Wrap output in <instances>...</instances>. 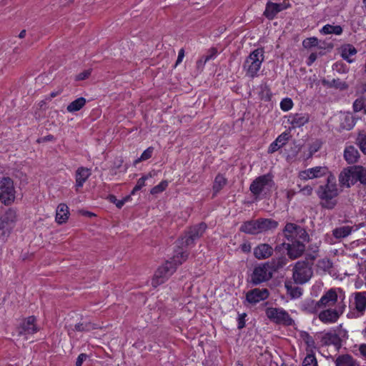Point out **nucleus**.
Segmentation results:
<instances>
[{
	"label": "nucleus",
	"mask_w": 366,
	"mask_h": 366,
	"mask_svg": "<svg viewBox=\"0 0 366 366\" xmlns=\"http://www.w3.org/2000/svg\"><path fill=\"white\" fill-rule=\"evenodd\" d=\"M278 227V222L272 219L259 218L243 222L239 230L245 234L256 235L274 229Z\"/></svg>",
	"instance_id": "1"
},
{
	"label": "nucleus",
	"mask_w": 366,
	"mask_h": 366,
	"mask_svg": "<svg viewBox=\"0 0 366 366\" xmlns=\"http://www.w3.org/2000/svg\"><path fill=\"white\" fill-rule=\"evenodd\" d=\"M264 51L263 48H257L252 51L243 63V70L246 76L254 79L258 76V72L264 60Z\"/></svg>",
	"instance_id": "2"
},
{
	"label": "nucleus",
	"mask_w": 366,
	"mask_h": 366,
	"mask_svg": "<svg viewBox=\"0 0 366 366\" xmlns=\"http://www.w3.org/2000/svg\"><path fill=\"white\" fill-rule=\"evenodd\" d=\"M274 185L273 176L268 173L254 179L250 184L249 191L254 199H260L261 196H264L270 192Z\"/></svg>",
	"instance_id": "3"
},
{
	"label": "nucleus",
	"mask_w": 366,
	"mask_h": 366,
	"mask_svg": "<svg viewBox=\"0 0 366 366\" xmlns=\"http://www.w3.org/2000/svg\"><path fill=\"white\" fill-rule=\"evenodd\" d=\"M317 194L320 199V204L323 209H333L337 204L338 188L320 185L317 190Z\"/></svg>",
	"instance_id": "4"
},
{
	"label": "nucleus",
	"mask_w": 366,
	"mask_h": 366,
	"mask_svg": "<svg viewBox=\"0 0 366 366\" xmlns=\"http://www.w3.org/2000/svg\"><path fill=\"white\" fill-rule=\"evenodd\" d=\"M292 277L295 283L303 285L307 282L313 274L311 263L305 261H298L292 269Z\"/></svg>",
	"instance_id": "5"
},
{
	"label": "nucleus",
	"mask_w": 366,
	"mask_h": 366,
	"mask_svg": "<svg viewBox=\"0 0 366 366\" xmlns=\"http://www.w3.org/2000/svg\"><path fill=\"white\" fill-rule=\"evenodd\" d=\"M354 297L353 307L350 306V311L347 317L349 319H357L364 315L366 310V292H356L352 294Z\"/></svg>",
	"instance_id": "6"
},
{
	"label": "nucleus",
	"mask_w": 366,
	"mask_h": 366,
	"mask_svg": "<svg viewBox=\"0 0 366 366\" xmlns=\"http://www.w3.org/2000/svg\"><path fill=\"white\" fill-rule=\"evenodd\" d=\"M266 262L259 264L254 267L252 273L250 274L249 283L252 285H258L270 280L273 274Z\"/></svg>",
	"instance_id": "7"
},
{
	"label": "nucleus",
	"mask_w": 366,
	"mask_h": 366,
	"mask_svg": "<svg viewBox=\"0 0 366 366\" xmlns=\"http://www.w3.org/2000/svg\"><path fill=\"white\" fill-rule=\"evenodd\" d=\"M15 199L14 182L10 177H3L0 182V201L5 205H11Z\"/></svg>",
	"instance_id": "8"
},
{
	"label": "nucleus",
	"mask_w": 366,
	"mask_h": 366,
	"mask_svg": "<svg viewBox=\"0 0 366 366\" xmlns=\"http://www.w3.org/2000/svg\"><path fill=\"white\" fill-rule=\"evenodd\" d=\"M267 317L273 322L280 325L290 326L294 320L289 313L282 308L268 307L265 311Z\"/></svg>",
	"instance_id": "9"
},
{
	"label": "nucleus",
	"mask_w": 366,
	"mask_h": 366,
	"mask_svg": "<svg viewBox=\"0 0 366 366\" xmlns=\"http://www.w3.org/2000/svg\"><path fill=\"white\" fill-rule=\"evenodd\" d=\"M206 229L207 224L204 222L190 227L182 239L179 240V244L185 247L193 244L195 240L199 239L203 235Z\"/></svg>",
	"instance_id": "10"
},
{
	"label": "nucleus",
	"mask_w": 366,
	"mask_h": 366,
	"mask_svg": "<svg viewBox=\"0 0 366 366\" xmlns=\"http://www.w3.org/2000/svg\"><path fill=\"white\" fill-rule=\"evenodd\" d=\"M176 271V267L173 265L172 262H166V263L159 267L156 271L152 284L154 287H157L164 282V281L170 277Z\"/></svg>",
	"instance_id": "11"
},
{
	"label": "nucleus",
	"mask_w": 366,
	"mask_h": 366,
	"mask_svg": "<svg viewBox=\"0 0 366 366\" xmlns=\"http://www.w3.org/2000/svg\"><path fill=\"white\" fill-rule=\"evenodd\" d=\"M291 6L289 0H284L281 3H273L270 1H267L263 15L269 20H272L277 14Z\"/></svg>",
	"instance_id": "12"
},
{
	"label": "nucleus",
	"mask_w": 366,
	"mask_h": 366,
	"mask_svg": "<svg viewBox=\"0 0 366 366\" xmlns=\"http://www.w3.org/2000/svg\"><path fill=\"white\" fill-rule=\"evenodd\" d=\"M291 243H282L287 250V255L292 259H297L302 256L305 250V245L300 240L293 239Z\"/></svg>",
	"instance_id": "13"
},
{
	"label": "nucleus",
	"mask_w": 366,
	"mask_h": 366,
	"mask_svg": "<svg viewBox=\"0 0 366 366\" xmlns=\"http://www.w3.org/2000/svg\"><path fill=\"white\" fill-rule=\"evenodd\" d=\"M329 172L327 167H315L299 173V177L303 180L319 178L326 175Z\"/></svg>",
	"instance_id": "14"
},
{
	"label": "nucleus",
	"mask_w": 366,
	"mask_h": 366,
	"mask_svg": "<svg viewBox=\"0 0 366 366\" xmlns=\"http://www.w3.org/2000/svg\"><path fill=\"white\" fill-rule=\"evenodd\" d=\"M269 292L267 289L255 288L247 292L246 300L251 304H256L268 298Z\"/></svg>",
	"instance_id": "15"
},
{
	"label": "nucleus",
	"mask_w": 366,
	"mask_h": 366,
	"mask_svg": "<svg viewBox=\"0 0 366 366\" xmlns=\"http://www.w3.org/2000/svg\"><path fill=\"white\" fill-rule=\"evenodd\" d=\"M16 221V211L12 209H9L0 218V229H11L14 226Z\"/></svg>",
	"instance_id": "16"
},
{
	"label": "nucleus",
	"mask_w": 366,
	"mask_h": 366,
	"mask_svg": "<svg viewBox=\"0 0 366 366\" xmlns=\"http://www.w3.org/2000/svg\"><path fill=\"white\" fill-rule=\"evenodd\" d=\"M321 342L323 345H334L337 352L340 350L342 345L340 335H337L335 332H330L325 333L322 337Z\"/></svg>",
	"instance_id": "17"
},
{
	"label": "nucleus",
	"mask_w": 366,
	"mask_h": 366,
	"mask_svg": "<svg viewBox=\"0 0 366 366\" xmlns=\"http://www.w3.org/2000/svg\"><path fill=\"white\" fill-rule=\"evenodd\" d=\"M338 300V295L335 289H330L326 292L320 299L319 305L322 307L335 305Z\"/></svg>",
	"instance_id": "18"
},
{
	"label": "nucleus",
	"mask_w": 366,
	"mask_h": 366,
	"mask_svg": "<svg viewBox=\"0 0 366 366\" xmlns=\"http://www.w3.org/2000/svg\"><path fill=\"white\" fill-rule=\"evenodd\" d=\"M273 251V248L269 244H259L254 249V256L257 259H265L272 255Z\"/></svg>",
	"instance_id": "19"
},
{
	"label": "nucleus",
	"mask_w": 366,
	"mask_h": 366,
	"mask_svg": "<svg viewBox=\"0 0 366 366\" xmlns=\"http://www.w3.org/2000/svg\"><path fill=\"white\" fill-rule=\"evenodd\" d=\"M92 173L89 169L84 167H79L75 172L76 190L81 188L86 181L91 176Z\"/></svg>",
	"instance_id": "20"
},
{
	"label": "nucleus",
	"mask_w": 366,
	"mask_h": 366,
	"mask_svg": "<svg viewBox=\"0 0 366 366\" xmlns=\"http://www.w3.org/2000/svg\"><path fill=\"white\" fill-rule=\"evenodd\" d=\"M319 320L325 324H332L336 322L339 316L335 309H326L321 311L318 315Z\"/></svg>",
	"instance_id": "21"
},
{
	"label": "nucleus",
	"mask_w": 366,
	"mask_h": 366,
	"mask_svg": "<svg viewBox=\"0 0 366 366\" xmlns=\"http://www.w3.org/2000/svg\"><path fill=\"white\" fill-rule=\"evenodd\" d=\"M310 120V115L307 113H297L290 114L288 122L293 128L300 127L306 124Z\"/></svg>",
	"instance_id": "22"
},
{
	"label": "nucleus",
	"mask_w": 366,
	"mask_h": 366,
	"mask_svg": "<svg viewBox=\"0 0 366 366\" xmlns=\"http://www.w3.org/2000/svg\"><path fill=\"white\" fill-rule=\"evenodd\" d=\"M320 308L321 307L319 305V301L312 299H306L300 305L301 311L310 315L317 314Z\"/></svg>",
	"instance_id": "23"
},
{
	"label": "nucleus",
	"mask_w": 366,
	"mask_h": 366,
	"mask_svg": "<svg viewBox=\"0 0 366 366\" xmlns=\"http://www.w3.org/2000/svg\"><path fill=\"white\" fill-rule=\"evenodd\" d=\"M289 139V134L283 132L278 137L270 144L267 152L269 154H273L280 149L281 147L285 146Z\"/></svg>",
	"instance_id": "24"
},
{
	"label": "nucleus",
	"mask_w": 366,
	"mask_h": 366,
	"mask_svg": "<svg viewBox=\"0 0 366 366\" xmlns=\"http://www.w3.org/2000/svg\"><path fill=\"white\" fill-rule=\"evenodd\" d=\"M344 158L347 164H355L360 159L359 152L354 146L346 147L344 150Z\"/></svg>",
	"instance_id": "25"
},
{
	"label": "nucleus",
	"mask_w": 366,
	"mask_h": 366,
	"mask_svg": "<svg viewBox=\"0 0 366 366\" xmlns=\"http://www.w3.org/2000/svg\"><path fill=\"white\" fill-rule=\"evenodd\" d=\"M36 317L34 316H29L27 317L21 325V331L20 334H34L38 331V328L35 325Z\"/></svg>",
	"instance_id": "26"
},
{
	"label": "nucleus",
	"mask_w": 366,
	"mask_h": 366,
	"mask_svg": "<svg viewBox=\"0 0 366 366\" xmlns=\"http://www.w3.org/2000/svg\"><path fill=\"white\" fill-rule=\"evenodd\" d=\"M268 264L272 274L283 268L287 264V259L285 256H280L266 262Z\"/></svg>",
	"instance_id": "27"
},
{
	"label": "nucleus",
	"mask_w": 366,
	"mask_h": 366,
	"mask_svg": "<svg viewBox=\"0 0 366 366\" xmlns=\"http://www.w3.org/2000/svg\"><path fill=\"white\" fill-rule=\"evenodd\" d=\"M69 207L66 204H59L56 208V221L58 224H62L66 222L69 218Z\"/></svg>",
	"instance_id": "28"
},
{
	"label": "nucleus",
	"mask_w": 366,
	"mask_h": 366,
	"mask_svg": "<svg viewBox=\"0 0 366 366\" xmlns=\"http://www.w3.org/2000/svg\"><path fill=\"white\" fill-rule=\"evenodd\" d=\"M285 287L287 294L290 295L292 299L299 298L302 295V289L298 286L294 285L293 282L290 280L285 281Z\"/></svg>",
	"instance_id": "29"
},
{
	"label": "nucleus",
	"mask_w": 366,
	"mask_h": 366,
	"mask_svg": "<svg viewBox=\"0 0 366 366\" xmlns=\"http://www.w3.org/2000/svg\"><path fill=\"white\" fill-rule=\"evenodd\" d=\"M357 51L355 47L350 44H345L341 47V56L343 59L346 60L349 63H352L354 59L351 57L357 54Z\"/></svg>",
	"instance_id": "30"
},
{
	"label": "nucleus",
	"mask_w": 366,
	"mask_h": 366,
	"mask_svg": "<svg viewBox=\"0 0 366 366\" xmlns=\"http://www.w3.org/2000/svg\"><path fill=\"white\" fill-rule=\"evenodd\" d=\"M353 166L345 168L339 175V183L342 187H350V177L353 179Z\"/></svg>",
	"instance_id": "31"
},
{
	"label": "nucleus",
	"mask_w": 366,
	"mask_h": 366,
	"mask_svg": "<svg viewBox=\"0 0 366 366\" xmlns=\"http://www.w3.org/2000/svg\"><path fill=\"white\" fill-rule=\"evenodd\" d=\"M335 363V366H357L356 360L349 354L339 355Z\"/></svg>",
	"instance_id": "32"
},
{
	"label": "nucleus",
	"mask_w": 366,
	"mask_h": 366,
	"mask_svg": "<svg viewBox=\"0 0 366 366\" xmlns=\"http://www.w3.org/2000/svg\"><path fill=\"white\" fill-rule=\"evenodd\" d=\"M353 179L366 186V169L360 165L353 166Z\"/></svg>",
	"instance_id": "33"
},
{
	"label": "nucleus",
	"mask_w": 366,
	"mask_h": 366,
	"mask_svg": "<svg viewBox=\"0 0 366 366\" xmlns=\"http://www.w3.org/2000/svg\"><path fill=\"white\" fill-rule=\"evenodd\" d=\"M355 118L350 113L345 114L340 120V127L343 130H351L355 125Z\"/></svg>",
	"instance_id": "34"
},
{
	"label": "nucleus",
	"mask_w": 366,
	"mask_h": 366,
	"mask_svg": "<svg viewBox=\"0 0 366 366\" xmlns=\"http://www.w3.org/2000/svg\"><path fill=\"white\" fill-rule=\"evenodd\" d=\"M322 83L328 88H335L340 90H345L348 87L347 84L340 79H334L332 81L323 79Z\"/></svg>",
	"instance_id": "35"
},
{
	"label": "nucleus",
	"mask_w": 366,
	"mask_h": 366,
	"mask_svg": "<svg viewBox=\"0 0 366 366\" xmlns=\"http://www.w3.org/2000/svg\"><path fill=\"white\" fill-rule=\"evenodd\" d=\"M299 225H297L293 223H287L284 229L283 233L285 238L288 241H292L295 239V236L297 232V228H299Z\"/></svg>",
	"instance_id": "36"
},
{
	"label": "nucleus",
	"mask_w": 366,
	"mask_h": 366,
	"mask_svg": "<svg viewBox=\"0 0 366 366\" xmlns=\"http://www.w3.org/2000/svg\"><path fill=\"white\" fill-rule=\"evenodd\" d=\"M352 231V227L350 226H342L335 228L332 230V235L336 239H342L349 236Z\"/></svg>",
	"instance_id": "37"
},
{
	"label": "nucleus",
	"mask_w": 366,
	"mask_h": 366,
	"mask_svg": "<svg viewBox=\"0 0 366 366\" xmlns=\"http://www.w3.org/2000/svg\"><path fill=\"white\" fill-rule=\"evenodd\" d=\"M227 179L221 174H218L213 184L214 195H216L227 184Z\"/></svg>",
	"instance_id": "38"
},
{
	"label": "nucleus",
	"mask_w": 366,
	"mask_h": 366,
	"mask_svg": "<svg viewBox=\"0 0 366 366\" xmlns=\"http://www.w3.org/2000/svg\"><path fill=\"white\" fill-rule=\"evenodd\" d=\"M86 104V99L84 97H79L71 102L66 107L69 112L79 111Z\"/></svg>",
	"instance_id": "39"
},
{
	"label": "nucleus",
	"mask_w": 366,
	"mask_h": 366,
	"mask_svg": "<svg viewBox=\"0 0 366 366\" xmlns=\"http://www.w3.org/2000/svg\"><path fill=\"white\" fill-rule=\"evenodd\" d=\"M188 258V253L183 251L176 252V254L169 262H172L174 267H177L185 262Z\"/></svg>",
	"instance_id": "40"
},
{
	"label": "nucleus",
	"mask_w": 366,
	"mask_h": 366,
	"mask_svg": "<svg viewBox=\"0 0 366 366\" xmlns=\"http://www.w3.org/2000/svg\"><path fill=\"white\" fill-rule=\"evenodd\" d=\"M354 112L362 111L366 114V98L360 97L355 100L352 105Z\"/></svg>",
	"instance_id": "41"
},
{
	"label": "nucleus",
	"mask_w": 366,
	"mask_h": 366,
	"mask_svg": "<svg viewBox=\"0 0 366 366\" xmlns=\"http://www.w3.org/2000/svg\"><path fill=\"white\" fill-rule=\"evenodd\" d=\"M320 31L324 34H334L340 35L342 33V28L339 25L333 26L331 24H326L322 27Z\"/></svg>",
	"instance_id": "42"
},
{
	"label": "nucleus",
	"mask_w": 366,
	"mask_h": 366,
	"mask_svg": "<svg viewBox=\"0 0 366 366\" xmlns=\"http://www.w3.org/2000/svg\"><path fill=\"white\" fill-rule=\"evenodd\" d=\"M75 330L78 332H89L93 330L97 329L96 325L90 322H82L75 325Z\"/></svg>",
	"instance_id": "43"
},
{
	"label": "nucleus",
	"mask_w": 366,
	"mask_h": 366,
	"mask_svg": "<svg viewBox=\"0 0 366 366\" xmlns=\"http://www.w3.org/2000/svg\"><path fill=\"white\" fill-rule=\"evenodd\" d=\"M356 144L362 153L366 154V132H360L356 139Z\"/></svg>",
	"instance_id": "44"
},
{
	"label": "nucleus",
	"mask_w": 366,
	"mask_h": 366,
	"mask_svg": "<svg viewBox=\"0 0 366 366\" xmlns=\"http://www.w3.org/2000/svg\"><path fill=\"white\" fill-rule=\"evenodd\" d=\"M153 152H154V147H148L146 150H144L143 152L141 157L137 159L134 162V164L137 165L140 162L145 161V160L150 159L152 156Z\"/></svg>",
	"instance_id": "45"
},
{
	"label": "nucleus",
	"mask_w": 366,
	"mask_h": 366,
	"mask_svg": "<svg viewBox=\"0 0 366 366\" xmlns=\"http://www.w3.org/2000/svg\"><path fill=\"white\" fill-rule=\"evenodd\" d=\"M150 177H152V174L149 173L139 178L136 186L133 188L131 194L134 195L137 191L140 190L145 185V181Z\"/></svg>",
	"instance_id": "46"
},
{
	"label": "nucleus",
	"mask_w": 366,
	"mask_h": 366,
	"mask_svg": "<svg viewBox=\"0 0 366 366\" xmlns=\"http://www.w3.org/2000/svg\"><path fill=\"white\" fill-rule=\"evenodd\" d=\"M295 239H301L302 242H306L309 240V235L307 231L300 226L299 228H297V232L295 236Z\"/></svg>",
	"instance_id": "47"
},
{
	"label": "nucleus",
	"mask_w": 366,
	"mask_h": 366,
	"mask_svg": "<svg viewBox=\"0 0 366 366\" xmlns=\"http://www.w3.org/2000/svg\"><path fill=\"white\" fill-rule=\"evenodd\" d=\"M167 186H168L167 181H165V180L164 181H162L158 185L154 187L150 190V193L152 194H157L161 193V192H162L163 191H164L166 189Z\"/></svg>",
	"instance_id": "48"
},
{
	"label": "nucleus",
	"mask_w": 366,
	"mask_h": 366,
	"mask_svg": "<svg viewBox=\"0 0 366 366\" xmlns=\"http://www.w3.org/2000/svg\"><path fill=\"white\" fill-rule=\"evenodd\" d=\"M129 198V197H127L121 200H118L117 199V197L113 194H110L107 197V199L109 200V202L115 204L117 207L119 209L122 208L124 206V204L128 200Z\"/></svg>",
	"instance_id": "49"
},
{
	"label": "nucleus",
	"mask_w": 366,
	"mask_h": 366,
	"mask_svg": "<svg viewBox=\"0 0 366 366\" xmlns=\"http://www.w3.org/2000/svg\"><path fill=\"white\" fill-rule=\"evenodd\" d=\"M301 337L303 339V340L305 341V344L307 345V347H309L310 348L316 347L315 342L313 337L308 332H304L301 335Z\"/></svg>",
	"instance_id": "50"
},
{
	"label": "nucleus",
	"mask_w": 366,
	"mask_h": 366,
	"mask_svg": "<svg viewBox=\"0 0 366 366\" xmlns=\"http://www.w3.org/2000/svg\"><path fill=\"white\" fill-rule=\"evenodd\" d=\"M260 97L262 99H264L265 101H269L271 98V92L270 89L268 87L267 85H262L260 86Z\"/></svg>",
	"instance_id": "51"
},
{
	"label": "nucleus",
	"mask_w": 366,
	"mask_h": 366,
	"mask_svg": "<svg viewBox=\"0 0 366 366\" xmlns=\"http://www.w3.org/2000/svg\"><path fill=\"white\" fill-rule=\"evenodd\" d=\"M302 366H317V361L313 354L307 355L303 360Z\"/></svg>",
	"instance_id": "52"
},
{
	"label": "nucleus",
	"mask_w": 366,
	"mask_h": 366,
	"mask_svg": "<svg viewBox=\"0 0 366 366\" xmlns=\"http://www.w3.org/2000/svg\"><path fill=\"white\" fill-rule=\"evenodd\" d=\"M318 44V39L316 37H310L305 39L302 42V45L305 48L309 49L313 46H316Z\"/></svg>",
	"instance_id": "53"
},
{
	"label": "nucleus",
	"mask_w": 366,
	"mask_h": 366,
	"mask_svg": "<svg viewBox=\"0 0 366 366\" xmlns=\"http://www.w3.org/2000/svg\"><path fill=\"white\" fill-rule=\"evenodd\" d=\"M292 107L293 102L290 98H285L280 102V108L285 112L289 111Z\"/></svg>",
	"instance_id": "54"
},
{
	"label": "nucleus",
	"mask_w": 366,
	"mask_h": 366,
	"mask_svg": "<svg viewBox=\"0 0 366 366\" xmlns=\"http://www.w3.org/2000/svg\"><path fill=\"white\" fill-rule=\"evenodd\" d=\"M324 185L327 187H334L335 188H337L335 177L333 174H330L327 178V183Z\"/></svg>",
	"instance_id": "55"
},
{
	"label": "nucleus",
	"mask_w": 366,
	"mask_h": 366,
	"mask_svg": "<svg viewBox=\"0 0 366 366\" xmlns=\"http://www.w3.org/2000/svg\"><path fill=\"white\" fill-rule=\"evenodd\" d=\"M313 192V188L310 185H306L302 188H300V192L302 193L304 196L309 197L312 195Z\"/></svg>",
	"instance_id": "56"
},
{
	"label": "nucleus",
	"mask_w": 366,
	"mask_h": 366,
	"mask_svg": "<svg viewBox=\"0 0 366 366\" xmlns=\"http://www.w3.org/2000/svg\"><path fill=\"white\" fill-rule=\"evenodd\" d=\"M247 316L246 313L239 314L237 318L238 322V329L241 330L245 327V317Z\"/></svg>",
	"instance_id": "57"
},
{
	"label": "nucleus",
	"mask_w": 366,
	"mask_h": 366,
	"mask_svg": "<svg viewBox=\"0 0 366 366\" xmlns=\"http://www.w3.org/2000/svg\"><path fill=\"white\" fill-rule=\"evenodd\" d=\"M90 74H91L90 69L84 70V71L79 73L76 76V80H77V81L84 80V79H87L90 76Z\"/></svg>",
	"instance_id": "58"
},
{
	"label": "nucleus",
	"mask_w": 366,
	"mask_h": 366,
	"mask_svg": "<svg viewBox=\"0 0 366 366\" xmlns=\"http://www.w3.org/2000/svg\"><path fill=\"white\" fill-rule=\"evenodd\" d=\"M217 49L214 48V47L211 48L209 50V54L205 56V60L209 61L210 59H214L215 56H217Z\"/></svg>",
	"instance_id": "59"
},
{
	"label": "nucleus",
	"mask_w": 366,
	"mask_h": 366,
	"mask_svg": "<svg viewBox=\"0 0 366 366\" xmlns=\"http://www.w3.org/2000/svg\"><path fill=\"white\" fill-rule=\"evenodd\" d=\"M345 307H346V305L345 304V302L343 301H342L341 302H340L337 307L335 309V310H336V312H337V315L339 316V317H340V315H342L345 310Z\"/></svg>",
	"instance_id": "60"
},
{
	"label": "nucleus",
	"mask_w": 366,
	"mask_h": 366,
	"mask_svg": "<svg viewBox=\"0 0 366 366\" xmlns=\"http://www.w3.org/2000/svg\"><path fill=\"white\" fill-rule=\"evenodd\" d=\"M87 358V355H86L85 353H81L77 359H76V366H81L84 361H85Z\"/></svg>",
	"instance_id": "61"
},
{
	"label": "nucleus",
	"mask_w": 366,
	"mask_h": 366,
	"mask_svg": "<svg viewBox=\"0 0 366 366\" xmlns=\"http://www.w3.org/2000/svg\"><path fill=\"white\" fill-rule=\"evenodd\" d=\"M208 61H206L205 60V56H202L201 59H199L197 61V68L199 70H202L205 64Z\"/></svg>",
	"instance_id": "62"
},
{
	"label": "nucleus",
	"mask_w": 366,
	"mask_h": 366,
	"mask_svg": "<svg viewBox=\"0 0 366 366\" xmlns=\"http://www.w3.org/2000/svg\"><path fill=\"white\" fill-rule=\"evenodd\" d=\"M317 255L315 254H307L305 262L308 263H311V267H312L314 260L316 259Z\"/></svg>",
	"instance_id": "63"
},
{
	"label": "nucleus",
	"mask_w": 366,
	"mask_h": 366,
	"mask_svg": "<svg viewBox=\"0 0 366 366\" xmlns=\"http://www.w3.org/2000/svg\"><path fill=\"white\" fill-rule=\"evenodd\" d=\"M318 264L319 266L323 267L325 269H329L330 267H331V263L329 261V259L320 260Z\"/></svg>",
	"instance_id": "64"
}]
</instances>
